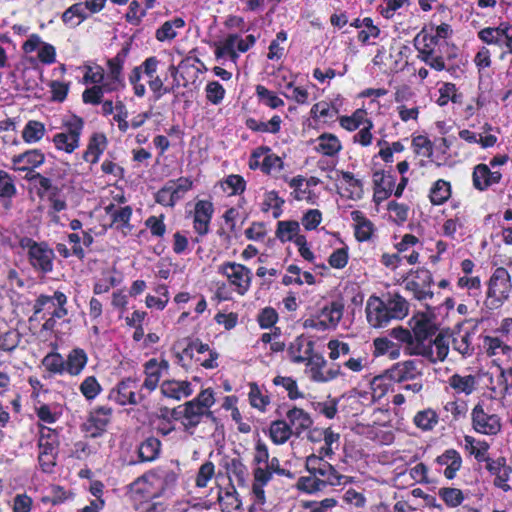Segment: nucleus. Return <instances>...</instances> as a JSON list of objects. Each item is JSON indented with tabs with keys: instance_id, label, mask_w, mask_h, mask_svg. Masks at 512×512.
<instances>
[{
	"instance_id": "f03ea898",
	"label": "nucleus",
	"mask_w": 512,
	"mask_h": 512,
	"mask_svg": "<svg viewBox=\"0 0 512 512\" xmlns=\"http://www.w3.org/2000/svg\"><path fill=\"white\" fill-rule=\"evenodd\" d=\"M400 285L404 286L406 292L412 295V298L424 302L434 297L432 290L434 279L431 271L425 267L410 269L398 280Z\"/></svg>"
},
{
	"instance_id": "4d7b16f0",
	"label": "nucleus",
	"mask_w": 512,
	"mask_h": 512,
	"mask_svg": "<svg viewBox=\"0 0 512 512\" xmlns=\"http://www.w3.org/2000/svg\"><path fill=\"white\" fill-rule=\"evenodd\" d=\"M299 223L295 220L278 221L275 235L282 242L292 241L299 232Z\"/></svg>"
},
{
	"instance_id": "5fc2aeb1",
	"label": "nucleus",
	"mask_w": 512,
	"mask_h": 512,
	"mask_svg": "<svg viewBox=\"0 0 512 512\" xmlns=\"http://www.w3.org/2000/svg\"><path fill=\"white\" fill-rule=\"evenodd\" d=\"M438 496L449 508H456L460 506L465 500L463 491L454 487L440 488L438 491Z\"/></svg>"
},
{
	"instance_id": "49530a36",
	"label": "nucleus",
	"mask_w": 512,
	"mask_h": 512,
	"mask_svg": "<svg viewBox=\"0 0 512 512\" xmlns=\"http://www.w3.org/2000/svg\"><path fill=\"white\" fill-rule=\"evenodd\" d=\"M451 193L452 191L450 182L444 179H438L433 183L430 189V202L435 206L442 205L448 201V199L451 197Z\"/></svg>"
},
{
	"instance_id": "603ef678",
	"label": "nucleus",
	"mask_w": 512,
	"mask_h": 512,
	"mask_svg": "<svg viewBox=\"0 0 512 512\" xmlns=\"http://www.w3.org/2000/svg\"><path fill=\"white\" fill-rule=\"evenodd\" d=\"M389 336L401 344H404V352L406 355H415V343L410 329L397 326L389 331Z\"/></svg>"
},
{
	"instance_id": "bb28decb",
	"label": "nucleus",
	"mask_w": 512,
	"mask_h": 512,
	"mask_svg": "<svg viewBox=\"0 0 512 512\" xmlns=\"http://www.w3.org/2000/svg\"><path fill=\"white\" fill-rule=\"evenodd\" d=\"M163 396L175 400L182 397H189L193 393L191 383L189 381L165 380L160 385Z\"/></svg>"
},
{
	"instance_id": "3c124183",
	"label": "nucleus",
	"mask_w": 512,
	"mask_h": 512,
	"mask_svg": "<svg viewBox=\"0 0 512 512\" xmlns=\"http://www.w3.org/2000/svg\"><path fill=\"white\" fill-rule=\"evenodd\" d=\"M439 97L436 104L440 107L446 106L450 101L455 104L461 103L462 94L458 93L456 84L452 82H444L438 89Z\"/></svg>"
},
{
	"instance_id": "864d4df0",
	"label": "nucleus",
	"mask_w": 512,
	"mask_h": 512,
	"mask_svg": "<svg viewBox=\"0 0 512 512\" xmlns=\"http://www.w3.org/2000/svg\"><path fill=\"white\" fill-rule=\"evenodd\" d=\"M42 365L52 375H63L65 373L64 358L59 352L52 351L45 355L42 359Z\"/></svg>"
},
{
	"instance_id": "423d86ee",
	"label": "nucleus",
	"mask_w": 512,
	"mask_h": 512,
	"mask_svg": "<svg viewBox=\"0 0 512 512\" xmlns=\"http://www.w3.org/2000/svg\"><path fill=\"white\" fill-rule=\"evenodd\" d=\"M218 274L226 278L233 291L239 296H245L251 288L253 273L244 264L225 261L218 266Z\"/></svg>"
},
{
	"instance_id": "e2e57ef3",
	"label": "nucleus",
	"mask_w": 512,
	"mask_h": 512,
	"mask_svg": "<svg viewBox=\"0 0 512 512\" xmlns=\"http://www.w3.org/2000/svg\"><path fill=\"white\" fill-rule=\"evenodd\" d=\"M363 22L364 29L358 32L357 39L362 45H369L371 44V38H379L381 30L377 25H374V21L371 17L363 18Z\"/></svg>"
},
{
	"instance_id": "6e6d98bb",
	"label": "nucleus",
	"mask_w": 512,
	"mask_h": 512,
	"mask_svg": "<svg viewBox=\"0 0 512 512\" xmlns=\"http://www.w3.org/2000/svg\"><path fill=\"white\" fill-rule=\"evenodd\" d=\"M255 92L259 101L271 109L283 107L285 104L283 99H281L279 96L276 95L275 92L269 90L264 85H257Z\"/></svg>"
},
{
	"instance_id": "f257e3e1",
	"label": "nucleus",
	"mask_w": 512,
	"mask_h": 512,
	"mask_svg": "<svg viewBox=\"0 0 512 512\" xmlns=\"http://www.w3.org/2000/svg\"><path fill=\"white\" fill-rule=\"evenodd\" d=\"M68 297L67 295L60 291L56 290L53 295L40 294L34 301L33 304V315L37 316L38 314L44 312L45 310H50L53 308L51 312H48V317L46 318L43 314L42 319H44V323L41 325V332H49L53 333L57 327V320L63 319L68 315Z\"/></svg>"
},
{
	"instance_id": "de8ad7c7",
	"label": "nucleus",
	"mask_w": 512,
	"mask_h": 512,
	"mask_svg": "<svg viewBox=\"0 0 512 512\" xmlns=\"http://www.w3.org/2000/svg\"><path fill=\"white\" fill-rule=\"evenodd\" d=\"M185 26V21L181 17H175L172 20L165 21L155 32V38L160 42L171 41L177 36L176 28L181 29Z\"/></svg>"
},
{
	"instance_id": "e433bc0d",
	"label": "nucleus",
	"mask_w": 512,
	"mask_h": 512,
	"mask_svg": "<svg viewBox=\"0 0 512 512\" xmlns=\"http://www.w3.org/2000/svg\"><path fill=\"white\" fill-rule=\"evenodd\" d=\"M157 366L156 358H151L144 363L143 367L145 379L142 383L140 382V388L142 392L147 390L148 393H151L158 387L159 381L161 379V373L158 372Z\"/></svg>"
},
{
	"instance_id": "f8f14e48",
	"label": "nucleus",
	"mask_w": 512,
	"mask_h": 512,
	"mask_svg": "<svg viewBox=\"0 0 512 512\" xmlns=\"http://www.w3.org/2000/svg\"><path fill=\"white\" fill-rule=\"evenodd\" d=\"M510 291L511 277L508 270L497 267L488 281L487 298L492 299L494 307H498L508 299Z\"/></svg>"
},
{
	"instance_id": "dca6fc26",
	"label": "nucleus",
	"mask_w": 512,
	"mask_h": 512,
	"mask_svg": "<svg viewBox=\"0 0 512 512\" xmlns=\"http://www.w3.org/2000/svg\"><path fill=\"white\" fill-rule=\"evenodd\" d=\"M366 318L373 328H382L392 320L384 304V300L376 295H371L365 307Z\"/></svg>"
},
{
	"instance_id": "13d9d810",
	"label": "nucleus",
	"mask_w": 512,
	"mask_h": 512,
	"mask_svg": "<svg viewBox=\"0 0 512 512\" xmlns=\"http://www.w3.org/2000/svg\"><path fill=\"white\" fill-rule=\"evenodd\" d=\"M249 388L250 391L248 397L250 405L261 412H265L267 406L270 404V397L268 395H264L258 384L255 382L250 383Z\"/></svg>"
},
{
	"instance_id": "bf43d9fd",
	"label": "nucleus",
	"mask_w": 512,
	"mask_h": 512,
	"mask_svg": "<svg viewBox=\"0 0 512 512\" xmlns=\"http://www.w3.org/2000/svg\"><path fill=\"white\" fill-rule=\"evenodd\" d=\"M55 148L66 153H73L80 145V140L68 135L65 132L56 133L52 139Z\"/></svg>"
},
{
	"instance_id": "052dcab7",
	"label": "nucleus",
	"mask_w": 512,
	"mask_h": 512,
	"mask_svg": "<svg viewBox=\"0 0 512 512\" xmlns=\"http://www.w3.org/2000/svg\"><path fill=\"white\" fill-rule=\"evenodd\" d=\"M367 112L364 109H356L350 116H340L339 124L347 131L357 130L367 119Z\"/></svg>"
},
{
	"instance_id": "20e7f679",
	"label": "nucleus",
	"mask_w": 512,
	"mask_h": 512,
	"mask_svg": "<svg viewBox=\"0 0 512 512\" xmlns=\"http://www.w3.org/2000/svg\"><path fill=\"white\" fill-rule=\"evenodd\" d=\"M410 330L415 343L416 356H431V339L438 328L426 313L418 312L409 320Z\"/></svg>"
},
{
	"instance_id": "6e6552de",
	"label": "nucleus",
	"mask_w": 512,
	"mask_h": 512,
	"mask_svg": "<svg viewBox=\"0 0 512 512\" xmlns=\"http://www.w3.org/2000/svg\"><path fill=\"white\" fill-rule=\"evenodd\" d=\"M306 471L324 482V488L327 486H339L345 484L348 477L340 474L333 465L324 460L321 456L311 454L305 460Z\"/></svg>"
},
{
	"instance_id": "393cba45",
	"label": "nucleus",
	"mask_w": 512,
	"mask_h": 512,
	"mask_svg": "<svg viewBox=\"0 0 512 512\" xmlns=\"http://www.w3.org/2000/svg\"><path fill=\"white\" fill-rule=\"evenodd\" d=\"M382 299L392 320H401L408 315L409 303L398 292H389Z\"/></svg>"
},
{
	"instance_id": "c85d7f7f",
	"label": "nucleus",
	"mask_w": 512,
	"mask_h": 512,
	"mask_svg": "<svg viewBox=\"0 0 512 512\" xmlns=\"http://www.w3.org/2000/svg\"><path fill=\"white\" fill-rule=\"evenodd\" d=\"M38 427L39 438L37 446L39 452L58 453L60 446L58 432L42 424H38Z\"/></svg>"
},
{
	"instance_id": "09e8293b",
	"label": "nucleus",
	"mask_w": 512,
	"mask_h": 512,
	"mask_svg": "<svg viewBox=\"0 0 512 512\" xmlns=\"http://www.w3.org/2000/svg\"><path fill=\"white\" fill-rule=\"evenodd\" d=\"M105 212L111 218V223L109 224V228L111 229L120 224H128V221H131L133 214L131 206L127 205L116 208L113 203L105 207Z\"/></svg>"
},
{
	"instance_id": "338daca9",
	"label": "nucleus",
	"mask_w": 512,
	"mask_h": 512,
	"mask_svg": "<svg viewBox=\"0 0 512 512\" xmlns=\"http://www.w3.org/2000/svg\"><path fill=\"white\" fill-rule=\"evenodd\" d=\"M165 215L160 214L158 216L151 215L149 216L144 225L147 229H149L151 235L156 238H163L166 234V224H165Z\"/></svg>"
},
{
	"instance_id": "4c0bfd02",
	"label": "nucleus",
	"mask_w": 512,
	"mask_h": 512,
	"mask_svg": "<svg viewBox=\"0 0 512 512\" xmlns=\"http://www.w3.org/2000/svg\"><path fill=\"white\" fill-rule=\"evenodd\" d=\"M464 448L478 463L487 460L490 444L486 440H478L470 435L464 436Z\"/></svg>"
},
{
	"instance_id": "a878e982",
	"label": "nucleus",
	"mask_w": 512,
	"mask_h": 512,
	"mask_svg": "<svg viewBox=\"0 0 512 512\" xmlns=\"http://www.w3.org/2000/svg\"><path fill=\"white\" fill-rule=\"evenodd\" d=\"M288 424L291 425L294 435L299 437L304 431L310 428L313 421L309 413L304 409L294 406L286 413Z\"/></svg>"
},
{
	"instance_id": "5701e85b",
	"label": "nucleus",
	"mask_w": 512,
	"mask_h": 512,
	"mask_svg": "<svg viewBox=\"0 0 512 512\" xmlns=\"http://www.w3.org/2000/svg\"><path fill=\"white\" fill-rule=\"evenodd\" d=\"M351 219L354 222L355 239L358 242H367L371 240L376 230L374 223L360 210L352 211Z\"/></svg>"
},
{
	"instance_id": "7ed1b4c3",
	"label": "nucleus",
	"mask_w": 512,
	"mask_h": 512,
	"mask_svg": "<svg viewBox=\"0 0 512 512\" xmlns=\"http://www.w3.org/2000/svg\"><path fill=\"white\" fill-rule=\"evenodd\" d=\"M433 39L429 33L423 30L414 37L413 45L417 52L416 58L430 69L441 72L446 68V60L454 59L456 54L449 53L444 57L437 49L438 44Z\"/></svg>"
},
{
	"instance_id": "a211bd4d",
	"label": "nucleus",
	"mask_w": 512,
	"mask_h": 512,
	"mask_svg": "<svg viewBox=\"0 0 512 512\" xmlns=\"http://www.w3.org/2000/svg\"><path fill=\"white\" fill-rule=\"evenodd\" d=\"M396 176L391 171L377 170L373 173V200L376 204L387 200L393 193Z\"/></svg>"
},
{
	"instance_id": "774afa93",
	"label": "nucleus",
	"mask_w": 512,
	"mask_h": 512,
	"mask_svg": "<svg viewBox=\"0 0 512 512\" xmlns=\"http://www.w3.org/2000/svg\"><path fill=\"white\" fill-rule=\"evenodd\" d=\"M278 320L279 314L276 309L271 306L262 308L256 317V321L261 329H271Z\"/></svg>"
},
{
	"instance_id": "c03bdc74",
	"label": "nucleus",
	"mask_w": 512,
	"mask_h": 512,
	"mask_svg": "<svg viewBox=\"0 0 512 512\" xmlns=\"http://www.w3.org/2000/svg\"><path fill=\"white\" fill-rule=\"evenodd\" d=\"M439 422V415L432 408L418 411L413 417V424L421 431H432Z\"/></svg>"
},
{
	"instance_id": "680f3d73",
	"label": "nucleus",
	"mask_w": 512,
	"mask_h": 512,
	"mask_svg": "<svg viewBox=\"0 0 512 512\" xmlns=\"http://www.w3.org/2000/svg\"><path fill=\"white\" fill-rule=\"evenodd\" d=\"M296 488L306 494H314L325 489L324 482L315 478V476L311 474L299 477L296 483Z\"/></svg>"
},
{
	"instance_id": "79ce46f5",
	"label": "nucleus",
	"mask_w": 512,
	"mask_h": 512,
	"mask_svg": "<svg viewBox=\"0 0 512 512\" xmlns=\"http://www.w3.org/2000/svg\"><path fill=\"white\" fill-rule=\"evenodd\" d=\"M448 384L455 393L470 395L476 389L477 381L474 375L462 376L455 373L448 378Z\"/></svg>"
},
{
	"instance_id": "473e14b6",
	"label": "nucleus",
	"mask_w": 512,
	"mask_h": 512,
	"mask_svg": "<svg viewBox=\"0 0 512 512\" xmlns=\"http://www.w3.org/2000/svg\"><path fill=\"white\" fill-rule=\"evenodd\" d=\"M88 362V356L84 349L82 348H74L72 349L68 355L65 363V373H68L71 376H78L86 367Z\"/></svg>"
},
{
	"instance_id": "58836bf2",
	"label": "nucleus",
	"mask_w": 512,
	"mask_h": 512,
	"mask_svg": "<svg viewBox=\"0 0 512 512\" xmlns=\"http://www.w3.org/2000/svg\"><path fill=\"white\" fill-rule=\"evenodd\" d=\"M451 338L453 350L458 352L462 357L467 358L473 355L474 346L472 344V334L469 331L453 332Z\"/></svg>"
},
{
	"instance_id": "9b49d317",
	"label": "nucleus",
	"mask_w": 512,
	"mask_h": 512,
	"mask_svg": "<svg viewBox=\"0 0 512 512\" xmlns=\"http://www.w3.org/2000/svg\"><path fill=\"white\" fill-rule=\"evenodd\" d=\"M471 425L476 433L496 436L501 432V418L497 414H490L484 409V402H478L471 411Z\"/></svg>"
},
{
	"instance_id": "9d476101",
	"label": "nucleus",
	"mask_w": 512,
	"mask_h": 512,
	"mask_svg": "<svg viewBox=\"0 0 512 512\" xmlns=\"http://www.w3.org/2000/svg\"><path fill=\"white\" fill-rule=\"evenodd\" d=\"M421 362L418 360H405L394 363L383 375L374 377L373 385L380 386L383 380H390L395 383L414 380L422 375Z\"/></svg>"
},
{
	"instance_id": "7c9ffc66",
	"label": "nucleus",
	"mask_w": 512,
	"mask_h": 512,
	"mask_svg": "<svg viewBox=\"0 0 512 512\" xmlns=\"http://www.w3.org/2000/svg\"><path fill=\"white\" fill-rule=\"evenodd\" d=\"M305 354H308V358L304 363L309 368L311 379L317 382L319 376L323 372V368L327 364V361L322 354L314 353V342L311 340L307 341Z\"/></svg>"
},
{
	"instance_id": "4be33fe9",
	"label": "nucleus",
	"mask_w": 512,
	"mask_h": 512,
	"mask_svg": "<svg viewBox=\"0 0 512 512\" xmlns=\"http://www.w3.org/2000/svg\"><path fill=\"white\" fill-rule=\"evenodd\" d=\"M107 145L108 140L104 133H93L90 136L86 150L83 153V160L92 165L98 163L101 155L106 150Z\"/></svg>"
},
{
	"instance_id": "0e129e2a",
	"label": "nucleus",
	"mask_w": 512,
	"mask_h": 512,
	"mask_svg": "<svg viewBox=\"0 0 512 512\" xmlns=\"http://www.w3.org/2000/svg\"><path fill=\"white\" fill-rule=\"evenodd\" d=\"M272 382L275 386H282L287 391L290 400L304 397V394L298 389L296 380L292 377L277 375L273 378Z\"/></svg>"
},
{
	"instance_id": "ddd939ff",
	"label": "nucleus",
	"mask_w": 512,
	"mask_h": 512,
	"mask_svg": "<svg viewBox=\"0 0 512 512\" xmlns=\"http://www.w3.org/2000/svg\"><path fill=\"white\" fill-rule=\"evenodd\" d=\"M112 408L98 406L90 411L86 421L82 424V431L87 437L98 438L102 436L111 421Z\"/></svg>"
},
{
	"instance_id": "6ab92c4d",
	"label": "nucleus",
	"mask_w": 512,
	"mask_h": 512,
	"mask_svg": "<svg viewBox=\"0 0 512 512\" xmlns=\"http://www.w3.org/2000/svg\"><path fill=\"white\" fill-rule=\"evenodd\" d=\"M214 213L213 203L209 200H199L195 204L193 215V229L200 236L207 235Z\"/></svg>"
},
{
	"instance_id": "412c9836",
	"label": "nucleus",
	"mask_w": 512,
	"mask_h": 512,
	"mask_svg": "<svg viewBox=\"0 0 512 512\" xmlns=\"http://www.w3.org/2000/svg\"><path fill=\"white\" fill-rule=\"evenodd\" d=\"M435 463L439 466H445L443 474L446 479L452 480L462 467V457L456 449L450 448L437 456Z\"/></svg>"
},
{
	"instance_id": "4468645a",
	"label": "nucleus",
	"mask_w": 512,
	"mask_h": 512,
	"mask_svg": "<svg viewBox=\"0 0 512 512\" xmlns=\"http://www.w3.org/2000/svg\"><path fill=\"white\" fill-rule=\"evenodd\" d=\"M27 259L37 273L46 275L53 271L55 253L45 241L39 242V245L31 253H27Z\"/></svg>"
},
{
	"instance_id": "69168bd1",
	"label": "nucleus",
	"mask_w": 512,
	"mask_h": 512,
	"mask_svg": "<svg viewBox=\"0 0 512 512\" xmlns=\"http://www.w3.org/2000/svg\"><path fill=\"white\" fill-rule=\"evenodd\" d=\"M27 179L30 182L37 183V185H38L37 194L39 197H43L44 193L49 192V191H51V193L53 192V195H57L59 192L58 187L53 186L50 178L45 177L38 172H33L31 174H28Z\"/></svg>"
},
{
	"instance_id": "8fccbe9b",
	"label": "nucleus",
	"mask_w": 512,
	"mask_h": 512,
	"mask_svg": "<svg viewBox=\"0 0 512 512\" xmlns=\"http://www.w3.org/2000/svg\"><path fill=\"white\" fill-rule=\"evenodd\" d=\"M45 133L44 123L38 120H29L22 130V139L27 144L37 143L44 137Z\"/></svg>"
},
{
	"instance_id": "1a4fd4ad",
	"label": "nucleus",
	"mask_w": 512,
	"mask_h": 512,
	"mask_svg": "<svg viewBox=\"0 0 512 512\" xmlns=\"http://www.w3.org/2000/svg\"><path fill=\"white\" fill-rule=\"evenodd\" d=\"M22 334L18 329L0 333V367H17L25 347L21 346Z\"/></svg>"
},
{
	"instance_id": "f3484780",
	"label": "nucleus",
	"mask_w": 512,
	"mask_h": 512,
	"mask_svg": "<svg viewBox=\"0 0 512 512\" xmlns=\"http://www.w3.org/2000/svg\"><path fill=\"white\" fill-rule=\"evenodd\" d=\"M178 480V473L168 466H157L148 472L140 476L136 482L139 481H151L152 483H158L160 491H164L173 488Z\"/></svg>"
},
{
	"instance_id": "ea45409f",
	"label": "nucleus",
	"mask_w": 512,
	"mask_h": 512,
	"mask_svg": "<svg viewBox=\"0 0 512 512\" xmlns=\"http://www.w3.org/2000/svg\"><path fill=\"white\" fill-rule=\"evenodd\" d=\"M183 406L184 421H182V425L185 431H191L202 422L205 410L191 401L185 402Z\"/></svg>"
},
{
	"instance_id": "72a5a7b5",
	"label": "nucleus",
	"mask_w": 512,
	"mask_h": 512,
	"mask_svg": "<svg viewBox=\"0 0 512 512\" xmlns=\"http://www.w3.org/2000/svg\"><path fill=\"white\" fill-rule=\"evenodd\" d=\"M449 337L439 332L434 339H431V356H422L430 363L444 361L449 352Z\"/></svg>"
},
{
	"instance_id": "37998d69",
	"label": "nucleus",
	"mask_w": 512,
	"mask_h": 512,
	"mask_svg": "<svg viewBox=\"0 0 512 512\" xmlns=\"http://www.w3.org/2000/svg\"><path fill=\"white\" fill-rule=\"evenodd\" d=\"M225 469L230 481H236L239 486L245 485L248 470L239 457L226 461Z\"/></svg>"
},
{
	"instance_id": "a19ab883",
	"label": "nucleus",
	"mask_w": 512,
	"mask_h": 512,
	"mask_svg": "<svg viewBox=\"0 0 512 512\" xmlns=\"http://www.w3.org/2000/svg\"><path fill=\"white\" fill-rule=\"evenodd\" d=\"M294 435L291 425L285 420H274L269 427V437L276 445L286 443Z\"/></svg>"
},
{
	"instance_id": "a18cd8bd",
	"label": "nucleus",
	"mask_w": 512,
	"mask_h": 512,
	"mask_svg": "<svg viewBox=\"0 0 512 512\" xmlns=\"http://www.w3.org/2000/svg\"><path fill=\"white\" fill-rule=\"evenodd\" d=\"M374 356L379 357L388 355L390 359L394 360L400 356L401 346L394 343L387 337H377L373 340Z\"/></svg>"
},
{
	"instance_id": "2f4dec72",
	"label": "nucleus",
	"mask_w": 512,
	"mask_h": 512,
	"mask_svg": "<svg viewBox=\"0 0 512 512\" xmlns=\"http://www.w3.org/2000/svg\"><path fill=\"white\" fill-rule=\"evenodd\" d=\"M316 142L315 151L327 157H334L342 150L341 141L332 133H322Z\"/></svg>"
},
{
	"instance_id": "39448f33",
	"label": "nucleus",
	"mask_w": 512,
	"mask_h": 512,
	"mask_svg": "<svg viewBox=\"0 0 512 512\" xmlns=\"http://www.w3.org/2000/svg\"><path fill=\"white\" fill-rule=\"evenodd\" d=\"M344 308L345 306L341 299L326 303L316 313L304 320L303 327L319 332L335 329L343 317Z\"/></svg>"
},
{
	"instance_id": "cd10ccee",
	"label": "nucleus",
	"mask_w": 512,
	"mask_h": 512,
	"mask_svg": "<svg viewBox=\"0 0 512 512\" xmlns=\"http://www.w3.org/2000/svg\"><path fill=\"white\" fill-rule=\"evenodd\" d=\"M253 477L252 493L254 496V504L249 507V512H254L256 510L255 504L262 506L266 502L264 486L270 481L269 474L266 471H262L260 467L253 468Z\"/></svg>"
},
{
	"instance_id": "c756f323",
	"label": "nucleus",
	"mask_w": 512,
	"mask_h": 512,
	"mask_svg": "<svg viewBox=\"0 0 512 512\" xmlns=\"http://www.w3.org/2000/svg\"><path fill=\"white\" fill-rule=\"evenodd\" d=\"M161 447L162 443L158 438L154 436L147 437L138 446V462L145 463L155 461L160 456Z\"/></svg>"
},
{
	"instance_id": "aec40b11",
	"label": "nucleus",
	"mask_w": 512,
	"mask_h": 512,
	"mask_svg": "<svg viewBox=\"0 0 512 512\" xmlns=\"http://www.w3.org/2000/svg\"><path fill=\"white\" fill-rule=\"evenodd\" d=\"M406 51H409V47L406 45H403L395 54L393 53V48H390L388 52L384 46H381L377 50L372 62L383 72H397L400 69L399 61L402 60L403 54Z\"/></svg>"
},
{
	"instance_id": "2eb2a0df",
	"label": "nucleus",
	"mask_w": 512,
	"mask_h": 512,
	"mask_svg": "<svg viewBox=\"0 0 512 512\" xmlns=\"http://www.w3.org/2000/svg\"><path fill=\"white\" fill-rule=\"evenodd\" d=\"M503 174L500 170H492L489 165L479 163L473 167L472 185L475 190L485 192L501 183Z\"/></svg>"
},
{
	"instance_id": "f704fd0d",
	"label": "nucleus",
	"mask_w": 512,
	"mask_h": 512,
	"mask_svg": "<svg viewBox=\"0 0 512 512\" xmlns=\"http://www.w3.org/2000/svg\"><path fill=\"white\" fill-rule=\"evenodd\" d=\"M130 49V44L126 43L114 57L107 60V76L113 77L117 81L119 78H124L123 68L130 53Z\"/></svg>"
},
{
	"instance_id": "0eeeda50",
	"label": "nucleus",
	"mask_w": 512,
	"mask_h": 512,
	"mask_svg": "<svg viewBox=\"0 0 512 512\" xmlns=\"http://www.w3.org/2000/svg\"><path fill=\"white\" fill-rule=\"evenodd\" d=\"M140 388V378L136 375L123 378L109 392V399L120 406H137L147 399Z\"/></svg>"
},
{
	"instance_id": "c9c22d12",
	"label": "nucleus",
	"mask_w": 512,
	"mask_h": 512,
	"mask_svg": "<svg viewBox=\"0 0 512 512\" xmlns=\"http://www.w3.org/2000/svg\"><path fill=\"white\" fill-rule=\"evenodd\" d=\"M282 119L279 115H274L268 122L258 121L253 117L245 120V126L257 133L278 134L281 130Z\"/></svg>"
},
{
	"instance_id": "b1692460",
	"label": "nucleus",
	"mask_w": 512,
	"mask_h": 512,
	"mask_svg": "<svg viewBox=\"0 0 512 512\" xmlns=\"http://www.w3.org/2000/svg\"><path fill=\"white\" fill-rule=\"evenodd\" d=\"M45 162V155L40 149L27 150L12 157V163L18 165L19 171L34 172L33 169L40 167Z\"/></svg>"
}]
</instances>
